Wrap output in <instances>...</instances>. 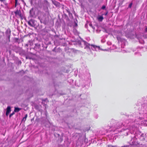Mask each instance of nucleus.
<instances>
[{
  "label": "nucleus",
  "mask_w": 147,
  "mask_h": 147,
  "mask_svg": "<svg viewBox=\"0 0 147 147\" xmlns=\"http://www.w3.org/2000/svg\"><path fill=\"white\" fill-rule=\"evenodd\" d=\"M84 44L85 45V49L88 48L89 49H90V46L91 47V49L93 50H96V48H97L98 49H99L100 47H99L93 45H90L89 44L86 42H85Z\"/></svg>",
  "instance_id": "nucleus-1"
},
{
  "label": "nucleus",
  "mask_w": 147,
  "mask_h": 147,
  "mask_svg": "<svg viewBox=\"0 0 147 147\" xmlns=\"http://www.w3.org/2000/svg\"><path fill=\"white\" fill-rule=\"evenodd\" d=\"M28 24L31 26L34 27L35 26L34 24V21L32 20H31L28 22Z\"/></svg>",
  "instance_id": "nucleus-2"
},
{
  "label": "nucleus",
  "mask_w": 147,
  "mask_h": 147,
  "mask_svg": "<svg viewBox=\"0 0 147 147\" xmlns=\"http://www.w3.org/2000/svg\"><path fill=\"white\" fill-rule=\"evenodd\" d=\"M11 111V107L10 106H8L6 109V116H8L9 113Z\"/></svg>",
  "instance_id": "nucleus-3"
},
{
  "label": "nucleus",
  "mask_w": 147,
  "mask_h": 147,
  "mask_svg": "<svg viewBox=\"0 0 147 147\" xmlns=\"http://www.w3.org/2000/svg\"><path fill=\"white\" fill-rule=\"evenodd\" d=\"M15 13L16 16L18 15L20 16H21V11L20 10H17L15 12Z\"/></svg>",
  "instance_id": "nucleus-4"
},
{
  "label": "nucleus",
  "mask_w": 147,
  "mask_h": 147,
  "mask_svg": "<svg viewBox=\"0 0 147 147\" xmlns=\"http://www.w3.org/2000/svg\"><path fill=\"white\" fill-rule=\"evenodd\" d=\"M97 19L99 21L101 22L103 19V17L102 16H99L98 18Z\"/></svg>",
  "instance_id": "nucleus-5"
},
{
  "label": "nucleus",
  "mask_w": 147,
  "mask_h": 147,
  "mask_svg": "<svg viewBox=\"0 0 147 147\" xmlns=\"http://www.w3.org/2000/svg\"><path fill=\"white\" fill-rule=\"evenodd\" d=\"M14 108H15V109L14 110V111L15 112H18L21 109V108H18V107H15Z\"/></svg>",
  "instance_id": "nucleus-6"
},
{
  "label": "nucleus",
  "mask_w": 147,
  "mask_h": 147,
  "mask_svg": "<svg viewBox=\"0 0 147 147\" xmlns=\"http://www.w3.org/2000/svg\"><path fill=\"white\" fill-rule=\"evenodd\" d=\"M27 116H28L26 114L25 115V116L23 118L22 121H25L26 120V118H27Z\"/></svg>",
  "instance_id": "nucleus-7"
},
{
  "label": "nucleus",
  "mask_w": 147,
  "mask_h": 147,
  "mask_svg": "<svg viewBox=\"0 0 147 147\" xmlns=\"http://www.w3.org/2000/svg\"><path fill=\"white\" fill-rule=\"evenodd\" d=\"M14 114V112H13V113H11L9 115V117H11Z\"/></svg>",
  "instance_id": "nucleus-8"
},
{
  "label": "nucleus",
  "mask_w": 147,
  "mask_h": 147,
  "mask_svg": "<svg viewBox=\"0 0 147 147\" xmlns=\"http://www.w3.org/2000/svg\"><path fill=\"white\" fill-rule=\"evenodd\" d=\"M106 7L105 5H103L102 7V9H104Z\"/></svg>",
  "instance_id": "nucleus-9"
},
{
  "label": "nucleus",
  "mask_w": 147,
  "mask_h": 147,
  "mask_svg": "<svg viewBox=\"0 0 147 147\" xmlns=\"http://www.w3.org/2000/svg\"><path fill=\"white\" fill-rule=\"evenodd\" d=\"M15 0V6H16V5L17 4L18 0Z\"/></svg>",
  "instance_id": "nucleus-10"
},
{
  "label": "nucleus",
  "mask_w": 147,
  "mask_h": 147,
  "mask_svg": "<svg viewBox=\"0 0 147 147\" xmlns=\"http://www.w3.org/2000/svg\"><path fill=\"white\" fill-rule=\"evenodd\" d=\"M132 5V3H131L130 4L129 6V7H131V6Z\"/></svg>",
  "instance_id": "nucleus-11"
},
{
  "label": "nucleus",
  "mask_w": 147,
  "mask_h": 147,
  "mask_svg": "<svg viewBox=\"0 0 147 147\" xmlns=\"http://www.w3.org/2000/svg\"><path fill=\"white\" fill-rule=\"evenodd\" d=\"M145 31H146V32H147V28H145Z\"/></svg>",
  "instance_id": "nucleus-12"
},
{
  "label": "nucleus",
  "mask_w": 147,
  "mask_h": 147,
  "mask_svg": "<svg viewBox=\"0 0 147 147\" xmlns=\"http://www.w3.org/2000/svg\"><path fill=\"white\" fill-rule=\"evenodd\" d=\"M108 147H113V146H108Z\"/></svg>",
  "instance_id": "nucleus-13"
},
{
  "label": "nucleus",
  "mask_w": 147,
  "mask_h": 147,
  "mask_svg": "<svg viewBox=\"0 0 147 147\" xmlns=\"http://www.w3.org/2000/svg\"><path fill=\"white\" fill-rule=\"evenodd\" d=\"M5 0H0V1H5Z\"/></svg>",
  "instance_id": "nucleus-14"
},
{
  "label": "nucleus",
  "mask_w": 147,
  "mask_h": 147,
  "mask_svg": "<svg viewBox=\"0 0 147 147\" xmlns=\"http://www.w3.org/2000/svg\"><path fill=\"white\" fill-rule=\"evenodd\" d=\"M90 26H91L92 25V24H90Z\"/></svg>",
  "instance_id": "nucleus-15"
}]
</instances>
